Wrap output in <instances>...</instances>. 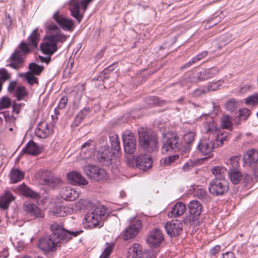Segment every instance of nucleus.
I'll list each match as a JSON object with an SVG mask.
<instances>
[{"label":"nucleus","mask_w":258,"mask_h":258,"mask_svg":"<svg viewBox=\"0 0 258 258\" xmlns=\"http://www.w3.org/2000/svg\"><path fill=\"white\" fill-rule=\"evenodd\" d=\"M52 233L48 237L39 239L38 247L45 253L55 251L60 244H64L70 240L73 237H77L82 233L81 230H67L62 225L54 223L50 226Z\"/></svg>","instance_id":"obj_1"},{"label":"nucleus","mask_w":258,"mask_h":258,"mask_svg":"<svg viewBox=\"0 0 258 258\" xmlns=\"http://www.w3.org/2000/svg\"><path fill=\"white\" fill-rule=\"evenodd\" d=\"M39 40L40 34L38 32V28H37L32 31L31 35L28 37V44L23 41L19 44L10 56L8 60L10 63L7 66L16 70L21 68L24 62V56L30 52L29 45L36 48Z\"/></svg>","instance_id":"obj_2"},{"label":"nucleus","mask_w":258,"mask_h":258,"mask_svg":"<svg viewBox=\"0 0 258 258\" xmlns=\"http://www.w3.org/2000/svg\"><path fill=\"white\" fill-rule=\"evenodd\" d=\"M47 30L48 34L40 45V49L43 53L50 56L57 50V43H63L67 36L62 34L59 28L53 23L47 26Z\"/></svg>","instance_id":"obj_3"},{"label":"nucleus","mask_w":258,"mask_h":258,"mask_svg":"<svg viewBox=\"0 0 258 258\" xmlns=\"http://www.w3.org/2000/svg\"><path fill=\"white\" fill-rule=\"evenodd\" d=\"M106 208L105 206L98 205L93 208L91 211L88 212L84 218L83 224L85 228H100L103 225L102 221L105 218Z\"/></svg>","instance_id":"obj_4"},{"label":"nucleus","mask_w":258,"mask_h":258,"mask_svg":"<svg viewBox=\"0 0 258 258\" xmlns=\"http://www.w3.org/2000/svg\"><path fill=\"white\" fill-rule=\"evenodd\" d=\"M163 241V233L158 228H155L151 231L146 239L149 247L147 251H146V258H155L159 252Z\"/></svg>","instance_id":"obj_5"},{"label":"nucleus","mask_w":258,"mask_h":258,"mask_svg":"<svg viewBox=\"0 0 258 258\" xmlns=\"http://www.w3.org/2000/svg\"><path fill=\"white\" fill-rule=\"evenodd\" d=\"M179 138L174 134L168 133L163 136L162 146L161 152L162 154H166L168 152H175L178 150Z\"/></svg>","instance_id":"obj_6"},{"label":"nucleus","mask_w":258,"mask_h":258,"mask_svg":"<svg viewBox=\"0 0 258 258\" xmlns=\"http://www.w3.org/2000/svg\"><path fill=\"white\" fill-rule=\"evenodd\" d=\"M229 189V184L226 179H212L209 183V190L213 196L223 195Z\"/></svg>","instance_id":"obj_7"},{"label":"nucleus","mask_w":258,"mask_h":258,"mask_svg":"<svg viewBox=\"0 0 258 258\" xmlns=\"http://www.w3.org/2000/svg\"><path fill=\"white\" fill-rule=\"evenodd\" d=\"M36 176L41 183L48 185L53 188L61 182L59 177L54 176L51 172L49 170H40Z\"/></svg>","instance_id":"obj_8"},{"label":"nucleus","mask_w":258,"mask_h":258,"mask_svg":"<svg viewBox=\"0 0 258 258\" xmlns=\"http://www.w3.org/2000/svg\"><path fill=\"white\" fill-rule=\"evenodd\" d=\"M83 170L89 178L97 181L105 179L107 176L105 170L96 166H85Z\"/></svg>","instance_id":"obj_9"},{"label":"nucleus","mask_w":258,"mask_h":258,"mask_svg":"<svg viewBox=\"0 0 258 258\" xmlns=\"http://www.w3.org/2000/svg\"><path fill=\"white\" fill-rule=\"evenodd\" d=\"M142 227V223L139 219L131 220L128 225L123 231L122 238L127 240L134 237L140 231Z\"/></svg>","instance_id":"obj_10"},{"label":"nucleus","mask_w":258,"mask_h":258,"mask_svg":"<svg viewBox=\"0 0 258 258\" xmlns=\"http://www.w3.org/2000/svg\"><path fill=\"white\" fill-rule=\"evenodd\" d=\"M245 162L252 168L255 178H258V151L248 150L244 155Z\"/></svg>","instance_id":"obj_11"},{"label":"nucleus","mask_w":258,"mask_h":258,"mask_svg":"<svg viewBox=\"0 0 258 258\" xmlns=\"http://www.w3.org/2000/svg\"><path fill=\"white\" fill-rule=\"evenodd\" d=\"M93 0H82L81 1H78L77 0H72L70 2V9L71 12V15L73 17L76 18L78 23H80L83 16L80 13V8L81 5L85 11L87 9L88 4L91 2Z\"/></svg>","instance_id":"obj_12"},{"label":"nucleus","mask_w":258,"mask_h":258,"mask_svg":"<svg viewBox=\"0 0 258 258\" xmlns=\"http://www.w3.org/2000/svg\"><path fill=\"white\" fill-rule=\"evenodd\" d=\"M124 151L128 154L135 153L136 150V143L134 135L130 131H125L122 135Z\"/></svg>","instance_id":"obj_13"},{"label":"nucleus","mask_w":258,"mask_h":258,"mask_svg":"<svg viewBox=\"0 0 258 258\" xmlns=\"http://www.w3.org/2000/svg\"><path fill=\"white\" fill-rule=\"evenodd\" d=\"M23 210L28 215L34 218H42L44 214L37 205L29 202H25L23 205Z\"/></svg>","instance_id":"obj_14"},{"label":"nucleus","mask_w":258,"mask_h":258,"mask_svg":"<svg viewBox=\"0 0 258 258\" xmlns=\"http://www.w3.org/2000/svg\"><path fill=\"white\" fill-rule=\"evenodd\" d=\"M167 234L170 237L178 235L182 230V224L178 220H172L165 225Z\"/></svg>","instance_id":"obj_15"},{"label":"nucleus","mask_w":258,"mask_h":258,"mask_svg":"<svg viewBox=\"0 0 258 258\" xmlns=\"http://www.w3.org/2000/svg\"><path fill=\"white\" fill-rule=\"evenodd\" d=\"M13 190L20 195L32 199L37 200L39 198V195L37 192L32 190L24 183H22L21 185H18L15 188H13Z\"/></svg>","instance_id":"obj_16"},{"label":"nucleus","mask_w":258,"mask_h":258,"mask_svg":"<svg viewBox=\"0 0 258 258\" xmlns=\"http://www.w3.org/2000/svg\"><path fill=\"white\" fill-rule=\"evenodd\" d=\"M53 18L64 30L71 31L74 29V26L73 20L67 19L63 16L59 15L58 11L53 14Z\"/></svg>","instance_id":"obj_17"},{"label":"nucleus","mask_w":258,"mask_h":258,"mask_svg":"<svg viewBox=\"0 0 258 258\" xmlns=\"http://www.w3.org/2000/svg\"><path fill=\"white\" fill-rule=\"evenodd\" d=\"M113 156L112 153L110 151L108 145L102 146L99 150L97 154V160L105 165H108L111 160Z\"/></svg>","instance_id":"obj_18"},{"label":"nucleus","mask_w":258,"mask_h":258,"mask_svg":"<svg viewBox=\"0 0 258 258\" xmlns=\"http://www.w3.org/2000/svg\"><path fill=\"white\" fill-rule=\"evenodd\" d=\"M217 148L215 142L209 139L201 140L198 145V149L203 155L210 154L214 149Z\"/></svg>","instance_id":"obj_19"},{"label":"nucleus","mask_w":258,"mask_h":258,"mask_svg":"<svg viewBox=\"0 0 258 258\" xmlns=\"http://www.w3.org/2000/svg\"><path fill=\"white\" fill-rule=\"evenodd\" d=\"M158 137L156 133L146 135V153H154L158 151Z\"/></svg>","instance_id":"obj_20"},{"label":"nucleus","mask_w":258,"mask_h":258,"mask_svg":"<svg viewBox=\"0 0 258 258\" xmlns=\"http://www.w3.org/2000/svg\"><path fill=\"white\" fill-rule=\"evenodd\" d=\"M92 143V141L91 140H88L82 145L79 157V159L87 161V160L92 158L93 151L90 149L91 147H93V145H91ZM91 148L92 149L93 147Z\"/></svg>","instance_id":"obj_21"},{"label":"nucleus","mask_w":258,"mask_h":258,"mask_svg":"<svg viewBox=\"0 0 258 258\" xmlns=\"http://www.w3.org/2000/svg\"><path fill=\"white\" fill-rule=\"evenodd\" d=\"M219 71L216 68H212L208 69H203L196 74L197 79L200 80H207L212 78L218 74Z\"/></svg>","instance_id":"obj_22"},{"label":"nucleus","mask_w":258,"mask_h":258,"mask_svg":"<svg viewBox=\"0 0 258 258\" xmlns=\"http://www.w3.org/2000/svg\"><path fill=\"white\" fill-rule=\"evenodd\" d=\"M67 177L73 184L78 185H86L88 181L80 173L77 171H73L67 173Z\"/></svg>","instance_id":"obj_23"},{"label":"nucleus","mask_w":258,"mask_h":258,"mask_svg":"<svg viewBox=\"0 0 258 258\" xmlns=\"http://www.w3.org/2000/svg\"><path fill=\"white\" fill-rule=\"evenodd\" d=\"M185 210V205L181 202H178L174 205L171 211L168 213V216L171 218L180 217Z\"/></svg>","instance_id":"obj_24"},{"label":"nucleus","mask_w":258,"mask_h":258,"mask_svg":"<svg viewBox=\"0 0 258 258\" xmlns=\"http://www.w3.org/2000/svg\"><path fill=\"white\" fill-rule=\"evenodd\" d=\"M15 199V197L10 191H5L4 194L0 197V208L8 209L10 203Z\"/></svg>","instance_id":"obj_25"},{"label":"nucleus","mask_w":258,"mask_h":258,"mask_svg":"<svg viewBox=\"0 0 258 258\" xmlns=\"http://www.w3.org/2000/svg\"><path fill=\"white\" fill-rule=\"evenodd\" d=\"M61 197L66 201H74L79 197L77 191L71 187L62 188L61 191Z\"/></svg>","instance_id":"obj_26"},{"label":"nucleus","mask_w":258,"mask_h":258,"mask_svg":"<svg viewBox=\"0 0 258 258\" xmlns=\"http://www.w3.org/2000/svg\"><path fill=\"white\" fill-rule=\"evenodd\" d=\"M188 207L190 214L194 217V218H196L201 214L203 206L200 202L193 200L188 204Z\"/></svg>","instance_id":"obj_27"},{"label":"nucleus","mask_w":258,"mask_h":258,"mask_svg":"<svg viewBox=\"0 0 258 258\" xmlns=\"http://www.w3.org/2000/svg\"><path fill=\"white\" fill-rule=\"evenodd\" d=\"M142 248L138 243L133 244L128 249L127 258H141L143 256Z\"/></svg>","instance_id":"obj_28"},{"label":"nucleus","mask_w":258,"mask_h":258,"mask_svg":"<svg viewBox=\"0 0 258 258\" xmlns=\"http://www.w3.org/2000/svg\"><path fill=\"white\" fill-rule=\"evenodd\" d=\"M35 134L40 138L47 137L50 134L47 123L45 122H40L35 130Z\"/></svg>","instance_id":"obj_29"},{"label":"nucleus","mask_w":258,"mask_h":258,"mask_svg":"<svg viewBox=\"0 0 258 258\" xmlns=\"http://www.w3.org/2000/svg\"><path fill=\"white\" fill-rule=\"evenodd\" d=\"M228 177L233 184H238L242 181V172L239 169L235 170H227Z\"/></svg>","instance_id":"obj_30"},{"label":"nucleus","mask_w":258,"mask_h":258,"mask_svg":"<svg viewBox=\"0 0 258 258\" xmlns=\"http://www.w3.org/2000/svg\"><path fill=\"white\" fill-rule=\"evenodd\" d=\"M25 173L17 168H13L10 171L9 176L11 183H16L24 178Z\"/></svg>","instance_id":"obj_31"},{"label":"nucleus","mask_w":258,"mask_h":258,"mask_svg":"<svg viewBox=\"0 0 258 258\" xmlns=\"http://www.w3.org/2000/svg\"><path fill=\"white\" fill-rule=\"evenodd\" d=\"M23 152L32 155H36L41 152V148L33 141H29L23 149Z\"/></svg>","instance_id":"obj_32"},{"label":"nucleus","mask_w":258,"mask_h":258,"mask_svg":"<svg viewBox=\"0 0 258 258\" xmlns=\"http://www.w3.org/2000/svg\"><path fill=\"white\" fill-rule=\"evenodd\" d=\"M226 171V168L220 166L213 167L211 169V172L215 175V178L214 179H226L225 175Z\"/></svg>","instance_id":"obj_33"},{"label":"nucleus","mask_w":258,"mask_h":258,"mask_svg":"<svg viewBox=\"0 0 258 258\" xmlns=\"http://www.w3.org/2000/svg\"><path fill=\"white\" fill-rule=\"evenodd\" d=\"M195 197L199 198L204 202H207L209 201V195L206 190L202 187H197L195 189L194 191Z\"/></svg>","instance_id":"obj_34"},{"label":"nucleus","mask_w":258,"mask_h":258,"mask_svg":"<svg viewBox=\"0 0 258 258\" xmlns=\"http://www.w3.org/2000/svg\"><path fill=\"white\" fill-rule=\"evenodd\" d=\"M221 127L231 131L232 123L231 117L228 115H224L221 119Z\"/></svg>","instance_id":"obj_35"},{"label":"nucleus","mask_w":258,"mask_h":258,"mask_svg":"<svg viewBox=\"0 0 258 258\" xmlns=\"http://www.w3.org/2000/svg\"><path fill=\"white\" fill-rule=\"evenodd\" d=\"M68 208L61 206H56L53 210L54 214L57 217H64L70 212Z\"/></svg>","instance_id":"obj_36"},{"label":"nucleus","mask_w":258,"mask_h":258,"mask_svg":"<svg viewBox=\"0 0 258 258\" xmlns=\"http://www.w3.org/2000/svg\"><path fill=\"white\" fill-rule=\"evenodd\" d=\"M239 160L240 159L237 156L231 157L227 162L228 170H238L239 167Z\"/></svg>","instance_id":"obj_37"},{"label":"nucleus","mask_w":258,"mask_h":258,"mask_svg":"<svg viewBox=\"0 0 258 258\" xmlns=\"http://www.w3.org/2000/svg\"><path fill=\"white\" fill-rule=\"evenodd\" d=\"M89 111L90 108L89 107H85L80 111L74 119L75 124L77 126L78 125Z\"/></svg>","instance_id":"obj_38"},{"label":"nucleus","mask_w":258,"mask_h":258,"mask_svg":"<svg viewBox=\"0 0 258 258\" xmlns=\"http://www.w3.org/2000/svg\"><path fill=\"white\" fill-rule=\"evenodd\" d=\"M228 133L226 132H223L220 135L217 136V138L214 142L216 143V147L221 146L225 141L228 140Z\"/></svg>","instance_id":"obj_39"},{"label":"nucleus","mask_w":258,"mask_h":258,"mask_svg":"<svg viewBox=\"0 0 258 258\" xmlns=\"http://www.w3.org/2000/svg\"><path fill=\"white\" fill-rule=\"evenodd\" d=\"M136 165L139 169L145 170V154H140L137 157Z\"/></svg>","instance_id":"obj_40"},{"label":"nucleus","mask_w":258,"mask_h":258,"mask_svg":"<svg viewBox=\"0 0 258 258\" xmlns=\"http://www.w3.org/2000/svg\"><path fill=\"white\" fill-rule=\"evenodd\" d=\"M111 148L115 151L118 152L120 149V143L118 141V136L116 134L110 137Z\"/></svg>","instance_id":"obj_41"},{"label":"nucleus","mask_w":258,"mask_h":258,"mask_svg":"<svg viewBox=\"0 0 258 258\" xmlns=\"http://www.w3.org/2000/svg\"><path fill=\"white\" fill-rule=\"evenodd\" d=\"M25 78L27 80V83L30 85L34 84H38V79L35 77L32 72H27L25 74Z\"/></svg>","instance_id":"obj_42"},{"label":"nucleus","mask_w":258,"mask_h":258,"mask_svg":"<svg viewBox=\"0 0 258 258\" xmlns=\"http://www.w3.org/2000/svg\"><path fill=\"white\" fill-rule=\"evenodd\" d=\"M15 96L17 97L18 100H21L27 95L25 90V88L24 86H19L14 92Z\"/></svg>","instance_id":"obj_43"},{"label":"nucleus","mask_w":258,"mask_h":258,"mask_svg":"<svg viewBox=\"0 0 258 258\" xmlns=\"http://www.w3.org/2000/svg\"><path fill=\"white\" fill-rule=\"evenodd\" d=\"M29 68L30 72H32L34 75H39L43 71L44 67L36 64L34 63H31L29 64Z\"/></svg>","instance_id":"obj_44"},{"label":"nucleus","mask_w":258,"mask_h":258,"mask_svg":"<svg viewBox=\"0 0 258 258\" xmlns=\"http://www.w3.org/2000/svg\"><path fill=\"white\" fill-rule=\"evenodd\" d=\"M139 144L144 149H145V129L142 127L138 130Z\"/></svg>","instance_id":"obj_45"},{"label":"nucleus","mask_w":258,"mask_h":258,"mask_svg":"<svg viewBox=\"0 0 258 258\" xmlns=\"http://www.w3.org/2000/svg\"><path fill=\"white\" fill-rule=\"evenodd\" d=\"M178 157V156L177 155L168 156L161 160L160 164L161 165L164 166L170 165L177 160Z\"/></svg>","instance_id":"obj_46"},{"label":"nucleus","mask_w":258,"mask_h":258,"mask_svg":"<svg viewBox=\"0 0 258 258\" xmlns=\"http://www.w3.org/2000/svg\"><path fill=\"white\" fill-rule=\"evenodd\" d=\"M114 247L113 243H107V246L104 249L99 258H109Z\"/></svg>","instance_id":"obj_47"},{"label":"nucleus","mask_w":258,"mask_h":258,"mask_svg":"<svg viewBox=\"0 0 258 258\" xmlns=\"http://www.w3.org/2000/svg\"><path fill=\"white\" fill-rule=\"evenodd\" d=\"M11 104V99L7 96H4L0 100V110L9 108Z\"/></svg>","instance_id":"obj_48"},{"label":"nucleus","mask_w":258,"mask_h":258,"mask_svg":"<svg viewBox=\"0 0 258 258\" xmlns=\"http://www.w3.org/2000/svg\"><path fill=\"white\" fill-rule=\"evenodd\" d=\"M245 103L247 105L258 104V94H254L245 99Z\"/></svg>","instance_id":"obj_49"},{"label":"nucleus","mask_w":258,"mask_h":258,"mask_svg":"<svg viewBox=\"0 0 258 258\" xmlns=\"http://www.w3.org/2000/svg\"><path fill=\"white\" fill-rule=\"evenodd\" d=\"M207 123L208 124L206 127L207 132H213L217 131V128L213 121V119L211 117H209V119H208Z\"/></svg>","instance_id":"obj_50"},{"label":"nucleus","mask_w":258,"mask_h":258,"mask_svg":"<svg viewBox=\"0 0 258 258\" xmlns=\"http://www.w3.org/2000/svg\"><path fill=\"white\" fill-rule=\"evenodd\" d=\"M237 102L236 100L233 99L228 101L225 104L227 110L231 111H234L236 108Z\"/></svg>","instance_id":"obj_51"},{"label":"nucleus","mask_w":258,"mask_h":258,"mask_svg":"<svg viewBox=\"0 0 258 258\" xmlns=\"http://www.w3.org/2000/svg\"><path fill=\"white\" fill-rule=\"evenodd\" d=\"M239 112V117L241 119L246 120L250 114V111L246 108L240 109Z\"/></svg>","instance_id":"obj_52"},{"label":"nucleus","mask_w":258,"mask_h":258,"mask_svg":"<svg viewBox=\"0 0 258 258\" xmlns=\"http://www.w3.org/2000/svg\"><path fill=\"white\" fill-rule=\"evenodd\" d=\"M195 133L193 132H189L184 135V140L188 144H191L194 140Z\"/></svg>","instance_id":"obj_53"},{"label":"nucleus","mask_w":258,"mask_h":258,"mask_svg":"<svg viewBox=\"0 0 258 258\" xmlns=\"http://www.w3.org/2000/svg\"><path fill=\"white\" fill-rule=\"evenodd\" d=\"M10 79V75L5 69H0V81L3 82Z\"/></svg>","instance_id":"obj_54"},{"label":"nucleus","mask_w":258,"mask_h":258,"mask_svg":"<svg viewBox=\"0 0 258 258\" xmlns=\"http://www.w3.org/2000/svg\"><path fill=\"white\" fill-rule=\"evenodd\" d=\"M242 180L245 185L251 184L252 183V178L250 175L247 173H242Z\"/></svg>","instance_id":"obj_55"},{"label":"nucleus","mask_w":258,"mask_h":258,"mask_svg":"<svg viewBox=\"0 0 258 258\" xmlns=\"http://www.w3.org/2000/svg\"><path fill=\"white\" fill-rule=\"evenodd\" d=\"M68 97L66 96L62 97L59 100L58 104V109H63L66 106L68 103Z\"/></svg>","instance_id":"obj_56"},{"label":"nucleus","mask_w":258,"mask_h":258,"mask_svg":"<svg viewBox=\"0 0 258 258\" xmlns=\"http://www.w3.org/2000/svg\"><path fill=\"white\" fill-rule=\"evenodd\" d=\"M220 85V83L219 81L213 83L211 85H209L206 88L207 92H209L211 91H215L217 90Z\"/></svg>","instance_id":"obj_57"},{"label":"nucleus","mask_w":258,"mask_h":258,"mask_svg":"<svg viewBox=\"0 0 258 258\" xmlns=\"http://www.w3.org/2000/svg\"><path fill=\"white\" fill-rule=\"evenodd\" d=\"M151 100L153 101V102H149V104H153L154 105L162 106L165 104L164 101L160 100L158 98L156 97H153L151 98Z\"/></svg>","instance_id":"obj_58"},{"label":"nucleus","mask_w":258,"mask_h":258,"mask_svg":"<svg viewBox=\"0 0 258 258\" xmlns=\"http://www.w3.org/2000/svg\"><path fill=\"white\" fill-rule=\"evenodd\" d=\"M207 93V89L205 88H199L195 90L193 92V95L195 97H198L201 95L202 94H204Z\"/></svg>","instance_id":"obj_59"},{"label":"nucleus","mask_w":258,"mask_h":258,"mask_svg":"<svg viewBox=\"0 0 258 258\" xmlns=\"http://www.w3.org/2000/svg\"><path fill=\"white\" fill-rule=\"evenodd\" d=\"M17 86V82L12 81L10 83L8 87V91L9 93H12L14 91L15 89Z\"/></svg>","instance_id":"obj_60"},{"label":"nucleus","mask_w":258,"mask_h":258,"mask_svg":"<svg viewBox=\"0 0 258 258\" xmlns=\"http://www.w3.org/2000/svg\"><path fill=\"white\" fill-rule=\"evenodd\" d=\"M221 250V246L219 245H216L210 250V253L215 255L218 253Z\"/></svg>","instance_id":"obj_61"},{"label":"nucleus","mask_w":258,"mask_h":258,"mask_svg":"<svg viewBox=\"0 0 258 258\" xmlns=\"http://www.w3.org/2000/svg\"><path fill=\"white\" fill-rule=\"evenodd\" d=\"M194 165L191 162H187L183 166L182 169L184 171H187L192 169Z\"/></svg>","instance_id":"obj_62"},{"label":"nucleus","mask_w":258,"mask_h":258,"mask_svg":"<svg viewBox=\"0 0 258 258\" xmlns=\"http://www.w3.org/2000/svg\"><path fill=\"white\" fill-rule=\"evenodd\" d=\"M5 25L7 27H10L12 25V20L9 15H6L5 20L4 21Z\"/></svg>","instance_id":"obj_63"},{"label":"nucleus","mask_w":258,"mask_h":258,"mask_svg":"<svg viewBox=\"0 0 258 258\" xmlns=\"http://www.w3.org/2000/svg\"><path fill=\"white\" fill-rule=\"evenodd\" d=\"M223 258H235V256L233 252L228 251L223 254Z\"/></svg>","instance_id":"obj_64"}]
</instances>
